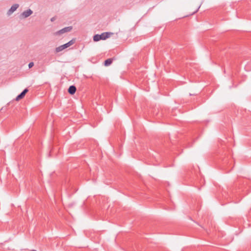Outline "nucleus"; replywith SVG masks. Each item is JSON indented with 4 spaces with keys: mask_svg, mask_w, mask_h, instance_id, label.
Here are the masks:
<instances>
[{
    "mask_svg": "<svg viewBox=\"0 0 251 251\" xmlns=\"http://www.w3.org/2000/svg\"><path fill=\"white\" fill-rule=\"evenodd\" d=\"M72 29H73V27L72 26L65 27L61 29V30H59L56 31L54 33V34L55 35H60L62 34H63L64 33L71 31Z\"/></svg>",
    "mask_w": 251,
    "mask_h": 251,
    "instance_id": "2",
    "label": "nucleus"
},
{
    "mask_svg": "<svg viewBox=\"0 0 251 251\" xmlns=\"http://www.w3.org/2000/svg\"><path fill=\"white\" fill-rule=\"evenodd\" d=\"M36 251V250H31V251Z\"/></svg>",
    "mask_w": 251,
    "mask_h": 251,
    "instance_id": "12",
    "label": "nucleus"
},
{
    "mask_svg": "<svg viewBox=\"0 0 251 251\" xmlns=\"http://www.w3.org/2000/svg\"><path fill=\"white\" fill-rule=\"evenodd\" d=\"M34 66V63L33 62H31L28 64L29 68H32Z\"/></svg>",
    "mask_w": 251,
    "mask_h": 251,
    "instance_id": "10",
    "label": "nucleus"
},
{
    "mask_svg": "<svg viewBox=\"0 0 251 251\" xmlns=\"http://www.w3.org/2000/svg\"><path fill=\"white\" fill-rule=\"evenodd\" d=\"M68 48V45H67V44H65L63 45H61L57 48H55V52H59L60 51H61L62 50H64L65 49H66Z\"/></svg>",
    "mask_w": 251,
    "mask_h": 251,
    "instance_id": "6",
    "label": "nucleus"
},
{
    "mask_svg": "<svg viewBox=\"0 0 251 251\" xmlns=\"http://www.w3.org/2000/svg\"><path fill=\"white\" fill-rule=\"evenodd\" d=\"M75 39H73L71 40H70L69 42L67 43L66 44L68 45V47H69L70 46L73 45L75 43Z\"/></svg>",
    "mask_w": 251,
    "mask_h": 251,
    "instance_id": "9",
    "label": "nucleus"
},
{
    "mask_svg": "<svg viewBox=\"0 0 251 251\" xmlns=\"http://www.w3.org/2000/svg\"><path fill=\"white\" fill-rule=\"evenodd\" d=\"M76 89L74 85H71L68 89V93L71 95H74L76 92Z\"/></svg>",
    "mask_w": 251,
    "mask_h": 251,
    "instance_id": "7",
    "label": "nucleus"
},
{
    "mask_svg": "<svg viewBox=\"0 0 251 251\" xmlns=\"http://www.w3.org/2000/svg\"><path fill=\"white\" fill-rule=\"evenodd\" d=\"M113 33L111 32H103L101 34H96L93 36V40L95 42H98L100 40H105L106 39L109 38L110 36V35L113 34Z\"/></svg>",
    "mask_w": 251,
    "mask_h": 251,
    "instance_id": "1",
    "label": "nucleus"
},
{
    "mask_svg": "<svg viewBox=\"0 0 251 251\" xmlns=\"http://www.w3.org/2000/svg\"><path fill=\"white\" fill-rule=\"evenodd\" d=\"M33 13V11L29 9L27 10L24 11L20 15L21 18H26L31 15Z\"/></svg>",
    "mask_w": 251,
    "mask_h": 251,
    "instance_id": "3",
    "label": "nucleus"
},
{
    "mask_svg": "<svg viewBox=\"0 0 251 251\" xmlns=\"http://www.w3.org/2000/svg\"><path fill=\"white\" fill-rule=\"evenodd\" d=\"M200 6H199V7L198 8V9H197L195 11H194V12H193V14H195V13H196V12L198 11L199 9L200 8Z\"/></svg>",
    "mask_w": 251,
    "mask_h": 251,
    "instance_id": "11",
    "label": "nucleus"
},
{
    "mask_svg": "<svg viewBox=\"0 0 251 251\" xmlns=\"http://www.w3.org/2000/svg\"><path fill=\"white\" fill-rule=\"evenodd\" d=\"M112 62V59L111 58H109L105 60L104 61V65L105 66H108L110 65Z\"/></svg>",
    "mask_w": 251,
    "mask_h": 251,
    "instance_id": "8",
    "label": "nucleus"
},
{
    "mask_svg": "<svg viewBox=\"0 0 251 251\" xmlns=\"http://www.w3.org/2000/svg\"><path fill=\"white\" fill-rule=\"evenodd\" d=\"M28 91L27 88L25 89L16 98V100L18 101L23 99L26 93Z\"/></svg>",
    "mask_w": 251,
    "mask_h": 251,
    "instance_id": "4",
    "label": "nucleus"
},
{
    "mask_svg": "<svg viewBox=\"0 0 251 251\" xmlns=\"http://www.w3.org/2000/svg\"><path fill=\"white\" fill-rule=\"evenodd\" d=\"M51 21H53V18H51Z\"/></svg>",
    "mask_w": 251,
    "mask_h": 251,
    "instance_id": "13",
    "label": "nucleus"
},
{
    "mask_svg": "<svg viewBox=\"0 0 251 251\" xmlns=\"http://www.w3.org/2000/svg\"><path fill=\"white\" fill-rule=\"evenodd\" d=\"M19 4H13L10 9L7 12V14L8 15H11L12 13H13L18 7H19Z\"/></svg>",
    "mask_w": 251,
    "mask_h": 251,
    "instance_id": "5",
    "label": "nucleus"
}]
</instances>
